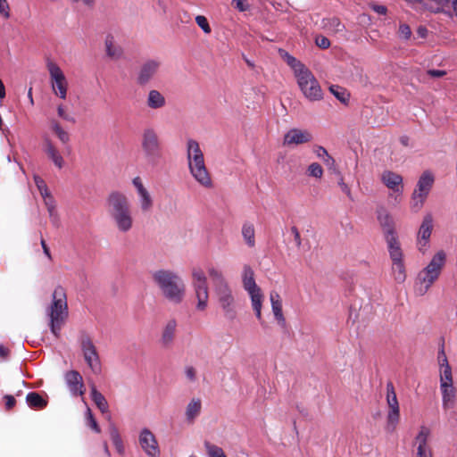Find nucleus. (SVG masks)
Returning <instances> with one entry per match:
<instances>
[{
	"label": "nucleus",
	"instance_id": "1",
	"mask_svg": "<svg viewBox=\"0 0 457 457\" xmlns=\"http://www.w3.org/2000/svg\"><path fill=\"white\" fill-rule=\"evenodd\" d=\"M377 218L381 227L386 244V249L392 262L394 278L397 283H403L407 277L404 254L398 233L395 229V221L389 212L384 208L378 209Z\"/></svg>",
	"mask_w": 457,
	"mask_h": 457
},
{
	"label": "nucleus",
	"instance_id": "2",
	"mask_svg": "<svg viewBox=\"0 0 457 457\" xmlns=\"http://www.w3.org/2000/svg\"><path fill=\"white\" fill-rule=\"evenodd\" d=\"M108 213L120 233L129 232L134 226V218L129 198L120 191H112L106 199Z\"/></svg>",
	"mask_w": 457,
	"mask_h": 457
},
{
	"label": "nucleus",
	"instance_id": "3",
	"mask_svg": "<svg viewBox=\"0 0 457 457\" xmlns=\"http://www.w3.org/2000/svg\"><path fill=\"white\" fill-rule=\"evenodd\" d=\"M154 282L164 298L174 304L181 303L186 296V284L182 278L171 270H158L153 275Z\"/></svg>",
	"mask_w": 457,
	"mask_h": 457
},
{
	"label": "nucleus",
	"instance_id": "4",
	"mask_svg": "<svg viewBox=\"0 0 457 457\" xmlns=\"http://www.w3.org/2000/svg\"><path fill=\"white\" fill-rule=\"evenodd\" d=\"M187 162L188 170L192 178L203 187L210 189L213 187V181L204 161V152L199 143L189 138L186 143Z\"/></svg>",
	"mask_w": 457,
	"mask_h": 457
},
{
	"label": "nucleus",
	"instance_id": "5",
	"mask_svg": "<svg viewBox=\"0 0 457 457\" xmlns=\"http://www.w3.org/2000/svg\"><path fill=\"white\" fill-rule=\"evenodd\" d=\"M446 260L447 255L444 250H439L433 254L428 263L417 275L414 285L416 295L422 296L427 294L440 278Z\"/></svg>",
	"mask_w": 457,
	"mask_h": 457
},
{
	"label": "nucleus",
	"instance_id": "6",
	"mask_svg": "<svg viewBox=\"0 0 457 457\" xmlns=\"http://www.w3.org/2000/svg\"><path fill=\"white\" fill-rule=\"evenodd\" d=\"M46 314L48 318V326L51 333L55 337H59L62 328L64 326L69 316L67 297L62 287H57L54 290L52 302L46 308Z\"/></svg>",
	"mask_w": 457,
	"mask_h": 457
},
{
	"label": "nucleus",
	"instance_id": "7",
	"mask_svg": "<svg viewBox=\"0 0 457 457\" xmlns=\"http://www.w3.org/2000/svg\"><path fill=\"white\" fill-rule=\"evenodd\" d=\"M241 281L244 290L249 295L251 306L254 312L256 319L259 321L262 320V303L264 295L261 287L256 284L254 278V270L249 264H244L241 271Z\"/></svg>",
	"mask_w": 457,
	"mask_h": 457
},
{
	"label": "nucleus",
	"instance_id": "8",
	"mask_svg": "<svg viewBox=\"0 0 457 457\" xmlns=\"http://www.w3.org/2000/svg\"><path fill=\"white\" fill-rule=\"evenodd\" d=\"M436 181L435 174L430 170H425L418 178L411 196V208L419 212L424 206Z\"/></svg>",
	"mask_w": 457,
	"mask_h": 457
},
{
	"label": "nucleus",
	"instance_id": "9",
	"mask_svg": "<svg viewBox=\"0 0 457 457\" xmlns=\"http://www.w3.org/2000/svg\"><path fill=\"white\" fill-rule=\"evenodd\" d=\"M213 294L223 317L227 320H234L237 316L238 308L236 293L231 285L214 288Z\"/></svg>",
	"mask_w": 457,
	"mask_h": 457
},
{
	"label": "nucleus",
	"instance_id": "10",
	"mask_svg": "<svg viewBox=\"0 0 457 457\" xmlns=\"http://www.w3.org/2000/svg\"><path fill=\"white\" fill-rule=\"evenodd\" d=\"M296 82L303 96L310 102L323 99V90L313 73L305 68L295 76Z\"/></svg>",
	"mask_w": 457,
	"mask_h": 457
},
{
	"label": "nucleus",
	"instance_id": "11",
	"mask_svg": "<svg viewBox=\"0 0 457 457\" xmlns=\"http://www.w3.org/2000/svg\"><path fill=\"white\" fill-rule=\"evenodd\" d=\"M141 149L145 159L149 163L156 162L162 156V142L157 130L145 127L141 135Z\"/></svg>",
	"mask_w": 457,
	"mask_h": 457
},
{
	"label": "nucleus",
	"instance_id": "12",
	"mask_svg": "<svg viewBox=\"0 0 457 457\" xmlns=\"http://www.w3.org/2000/svg\"><path fill=\"white\" fill-rule=\"evenodd\" d=\"M46 68L50 77V84L53 93L59 98L65 100L68 95L69 82L58 64L48 61Z\"/></svg>",
	"mask_w": 457,
	"mask_h": 457
},
{
	"label": "nucleus",
	"instance_id": "13",
	"mask_svg": "<svg viewBox=\"0 0 457 457\" xmlns=\"http://www.w3.org/2000/svg\"><path fill=\"white\" fill-rule=\"evenodd\" d=\"M162 67V61L159 58H149L145 60L139 66L137 72V83L139 86H145L154 80Z\"/></svg>",
	"mask_w": 457,
	"mask_h": 457
},
{
	"label": "nucleus",
	"instance_id": "14",
	"mask_svg": "<svg viewBox=\"0 0 457 457\" xmlns=\"http://www.w3.org/2000/svg\"><path fill=\"white\" fill-rule=\"evenodd\" d=\"M80 346L86 363L94 373H99L101 371L100 357L91 338L83 336L80 339Z\"/></svg>",
	"mask_w": 457,
	"mask_h": 457
},
{
	"label": "nucleus",
	"instance_id": "15",
	"mask_svg": "<svg viewBox=\"0 0 457 457\" xmlns=\"http://www.w3.org/2000/svg\"><path fill=\"white\" fill-rule=\"evenodd\" d=\"M378 177L382 184L395 194V201L399 203L403 192V176L395 171L385 170L378 175Z\"/></svg>",
	"mask_w": 457,
	"mask_h": 457
},
{
	"label": "nucleus",
	"instance_id": "16",
	"mask_svg": "<svg viewBox=\"0 0 457 457\" xmlns=\"http://www.w3.org/2000/svg\"><path fill=\"white\" fill-rule=\"evenodd\" d=\"M432 431L430 428L422 425L412 441V454L433 453L431 447Z\"/></svg>",
	"mask_w": 457,
	"mask_h": 457
},
{
	"label": "nucleus",
	"instance_id": "17",
	"mask_svg": "<svg viewBox=\"0 0 457 457\" xmlns=\"http://www.w3.org/2000/svg\"><path fill=\"white\" fill-rule=\"evenodd\" d=\"M138 442L141 449L147 457H159L161 454L158 441L149 428H143L139 432Z\"/></svg>",
	"mask_w": 457,
	"mask_h": 457
},
{
	"label": "nucleus",
	"instance_id": "18",
	"mask_svg": "<svg viewBox=\"0 0 457 457\" xmlns=\"http://www.w3.org/2000/svg\"><path fill=\"white\" fill-rule=\"evenodd\" d=\"M386 401L389 407L387 428L394 430L399 421V404L392 382L386 385Z\"/></svg>",
	"mask_w": 457,
	"mask_h": 457
},
{
	"label": "nucleus",
	"instance_id": "19",
	"mask_svg": "<svg viewBox=\"0 0 457 457\" xmlns=\"http://www.w3.org/2000/svg\"><path fill=\"white\" fill-rule=\"evenodd\" d=\"M432 228L433 219L430 214H428L424 217L417 234V248L422 253H425L429 247Z\"/></svg>",
	"mask_w": 457,
	"mask_h": 457
},
{
	"label": "nucleus",
	"instance_id": "20",
	"mask_svg": "<svg viewBox=\"0 0 457 457\" xmlns=\"http://www.w3.org/2000/svg\"><path fill=\"white\" fill-rule=\"evenodd\" d=\"M132 185L134 186L138 198L139 208L142 212H149L154 205V199L147 190V188L144 186L143 181L140 177H135L132 179Z\"/></svg>",
	"mask_w": 457,
	"mask_h": 457
},
{
	"label": "nucleus",
	"instance_id": "21",
	"mask_svg": "<svg viewBox=\"0 0 457 457\" xmlns=\"http://www.w3.org/2000/svg\"><path fill=\"white\" fill-rule=\"evenodd\" d=\"M65 383L72 396L83 395L85 393V386L83 378L77 370L67 371L64 375Z\"/></svg>",
	"mask_w": 457,
	"mask_h": 457
},
{
	"label": "nucleus",
	"instance_id": "22",
	"mask_svg": "<svg viewBox=\"0 0 457 457\" xmlns=\"http://www.w3.org/2000/svg\"><path fill=\"white\" fill-rule=\"evenodd\" d=\"M178 330V321L175 319L167 320L161 331L159 343L163 348H170L172 346Z\"/></svg>",
	"mask_w": 457,
	"mask_h": 457
},
{
	"label": "nucleus",
	"instance_id": "23",
	"mask_svg": "<svg viewBox=\"0 0 457 457\" xmlns=\"http://www.w3.org/2000/svg\"><path fill=\"white\" fill-rule=\"evenodd\" d=\"M312 134L308 130L291 129L284 136L283 144L287 146L298 145L311 142Z\"/></svg>",
	"mask_w": 457,
	"mask_h": 457
},
{
	"label": "nucleus",
	"instance_id": "24",
	"mask_svg": "<svg viewBox=\"0 0 457 457\" xmlns=\"http://www.w3.org/2000/svg\"><path fill=\"white\" fill-rule=\"evenodd\" d=\"M270 301L271 304V311L278 324L281 327L286 326V319L282 311V300L279 294L276 291H271L270 294Z\"/></svg>",
	"mask_w": 457,
	"mask_h": 457
},
{
	"label": "nucleus",
	"instance_id": "25",
	"mask_svg": "<svg viewBox=\"0 0 457 457\" xmlns=\"http://www.w3.org/2000/svg\"><path fill=\"white\" fill-rule=\"evenodd\" d=\"M146 105L149 109L159 110L166 106V97L157 89H150L146 96Z\"/></svg>",
	"mask_w": 457,
	"mask_h": 457
},
{
	"label": "nucleus",
	"instance_id": "26",
	"mask_svg": "<svg viewBox=\"0 0 457 457\" xmlns=\"http://www.w3.org/2000/svg\"><path fill=\"white\" fill-rule=\"evenodd\" d=\"M194 295L196 300L195 309L198 312H204L208 307L209 303V287L200 286L193 287Z\"/></svg>",
	"mask_w": 457,
	"mask_h": 457
},
{
	"label": "nucleus",
	"instance_id": "27",
	"mask_svg": "<svg viewBox=\"0 0 457 457\" xmlns=\"http://www.w3.org/2000/svg\"><path fill=\"white\" fill-rule=\"evenodd\" d=\"M202 411L200 398H192L186 406L185 418L187 424H193Z\"/></svg>",
	"mask_w": 457,
	"mask_h": 457
},
{
	"label": "nucleus",
	"instance_id": "28",
	"mask_svg": "<svg viewBox=\"0 0 457 457\" xmlns=\"http://www.w3.org/2000/svg\"><path fill=\"white\" fill-rule=\"evenodd\" d=\"M105 51L108 57L113 60H119L123 55L122 47L117 44L115 37L109 34L105 37L104 41Z\"/></svg>",
	"mask_w": 457,
	"mask_h": 457
},
{
	"label": "nucleus",
	"instance_id": "29",
	"mask_svg": "<svg viewBox=\"0 0 457 457\" xmlns=\"http://www.w3.org/2000/svg\"><path fill=\"white\" fill-rule=\"evenodd\" d=\"M207 273L212 279L213 289L220 288L230 284L226 278L223 271L213 265L208 266Z\"/></svg>",
	"mask_w": 457,
	"mask_h": 457
},
{
	"label": "nucleus",
	"instance_id": "30",
	"mask_svg": "<svg viewBox=\"0 0 457 457\" xmlns=\"http://www.w3.org/2000/svg\"><path fill=\"white\" fill-rule=\"evenodd\" d=\"M44 151L46 152L48 158L51 159V161L57 168H62L64 164L63 158L61 155L58 149L54 145V144L49 139L45 140Z\"/></svg>",
	"mask_w": 457,
	"mask_h": 457
},
{
	"label": "nucleus",
	"instance_id": "31",
	"mask_svg": "<svg viewBox=\"0 0 457 457\" xmlns=\"http://www.w3.org/2000/svg\"><path fill=\"white\" fill-rule=\"evenodd\" d=\"M278 54L279 56L287 62V64L293 70L294 75L295 76L300 71L307 68L303 63H302L299 60H297L295 57L291 55L286 50L279 48L278 49Z\"/></svg>",
	"mask_w": 457,
	"mask_h": 457
},
{
	"label": "nucleus",
	"instance_id": "32",
	"mask_svg": "<svg viewBox=\"0 0 457 457\" xmlns=\"http://www.w3.org/2000/svg\"><path fill=\"white\" fill-rule=\"evenodd\" d=\"M442 392L443 407L450 409L453 406L455 398V389L453 385H440Z\"/></svg>",
	"mask_w": 457,
	"mask_h": 457
},
{
	"label": "nucleus",
	"instance_id": "33",
	"mask_svg": "<svg viewBox=\"0 0 457 457\" xmlns=\"http://www.w3.org/2000/svg\"><path fill=\"white\" fill-rule=\"evenodd\" d=\"M242 237L244 238L245 243L250 248L255 246V228L254 225L250 221H245L243 223L241 229Z\"/></svg>",
	"mask_w": 457,
	"mask_h": 457
},
{
	"label": "nucleus",
	"instance_id": "34",
	"mask_svg": "<svg viewBox=\"0 0 457 457\" xmlns=\"http://www.w3.org/2000/svg\"><path fill=\"white\" fill-rule=\"evenodd\" d=\"M108 431H109L110 437L112 439V442L115 447L116 451L120 454H123L124 451H125L123 441L120 435L119 429L115 426L114 423L110 422L109 427H108Z\"/></svg>",
	"mask_w": 457,
	"mask_h": 457
},
{
	"label": "nucleus",
	"instance_id": "35",
	"mask_svg": "<svg viewBox=\"0 0 457 457\" xmlns=\"http://www.w3.org/2000/svg\"><path fill=\"white\" fill-rule=\"evenodd\" d=\"M322 26L327 31L333 34L343 32L345 29V25L336 17L323 19Z\"/></svg>",
	"mask_w": 457,
	"mask_h": 457
},
{
	"label": "nucleus",
	"instance_id": "36",
	"mask_svg": "<svg viewBox=\"0 0 457 457\" xmlns=\"http://www.w3.org/2000/svg\"><path fill=\"white\" fill-rule=\"evenodd\" d=\"M191 278H192V280H191L192 287L208 285L206 274L201 267L192 268Z\"/></svg>",
	"mask_w": 457,
	"mask_h": 457
},
{
	"label": "nucleus",
	"instance_id": "37",
	"mask_svg": "<svg viewBox=\"0 0 457 457\" xmlns=\"http://www.w3.org/2000/svg\"><path fill=\"white\" fill-rule=\"evenodd\" d=\"M91 398L102 413L108 412V403L105 397L93 386L91 387Z\"/></svg>",
	"mask_w": 457,
	"mask_h": 457
},
{
	"label": "nucleus",
	"instance_id": "38",
	"mask_svg": "<svg viewBox=\"0 0 457 457\" xmlns=\"http://www.w3.org/2000/svg\"><path fill=\"white\" fill-rule=\"evenodd\" d=\"M50 125L52 130L62 144H67L70 141L69 133L60 125L57 120H51Z\"/></svg>",
	"mask_w": 457,
	"mask_h": 457
},
{
	"label": "nucleus",
	"instance_id": "39",
	"mask_svg": "<svg viewBox=\"0 0 457 457\" xmlns=\"http://www.w3.org/2000/svg\"><path fill=\"white\" fill-rule=\"evenodd\" d=\"M26 402L31 408L42 409L46 406V402L35 392H30L26 396Z\"/></svg>",
	"mask_w": 457,
	"mask_h": 457
},
{
	"label": "nucleus",
	"instance_id": "40",
	"mask_svg": "<svg viewBox=\"0 0 457 457\" xmlns=\"http://www.w3.org/2000/svg\"><path fill=\"white\" fill-rule=\"evenodd\" d=\"M306 174L308 177L320 179L323 177L324 170L319 162H312L306 169Z\"/></svg>",
	"mask_w": 457,
	"mask_h": 457
},
{
	"label": "nucleus",
	"instance_id": "41",
	"mask_svg": "<svg viewBox=\"0 0 457 457\" xmlns=\"http://www.w3.org/2000/svg\"><path fill=\"white\" fill-rule=\"evenodd\" d=\"M331 94L341 103L346 104L349 101V93L339 86H331L329 87Z\"/></svg>",
	"mask_w": 457,
	"mask_h": 457
},
{
	"label": "nucleus",
	"instance_id": "42",
	"mask_svg": "<svg viewBox=\"0 0 457 457\" xmlns=\"http://www.w3.org/2000/svg\"><path fill=\"white\" fill-rule=\"evenodd\" d=\"M453 385L451 366L440 369V385Z\"/></svg>",
	"mask_w": 457,
	"mask_h": 457
},
{
	"label": "nucleus",
	"instance_id": "43",
	"mask_svg": "<svg viewBox=\"0 0 457 457\" xmlns=\"http://www.w3.org/2000/svg\"><path fill=\"white\" fill-rule=\"evenodd\" d=\"M208 457H227L223 450L212 444L206 442L204 444Z\"/></svg>",
	"mask_w": 457,
	"mask_h": 457
},
{
	"label": "nucleus",
	"instance_id": "44",
	"mask_svg": "<svg viewBox=\"0 0 457 457\" xmlns=\"http://www.w3.org/2000/svg\"><path fill=\"white\" fill-rule=\"evenodd\" d=\"M86 420H87V425L92 428L96 433H100L101 432V429L96 422V420H95V418L93 417V414H92V411L91 410L89 409V407H87V411H86Z\"/></svg>",
	"mask_w": 457,
	"mask_h": 457
},
{
	"label": "nucleus",
	"instance_id": "45",
	"mask_svg": "<svg viewBox=\"0 0 457 457\" xmlns=\"http://www.w3.org/2000/svg\"><path fill=\"white\" fill-rule=\"evenodd\" d=\"M57 114L63 120H66V121H69V122H71V123H75L76 122L75 118L66 112L65 106L63 104H62L57 105Z\"/></svg>",
	"mask_w": 457,
	"mask_h": 457
},
{
	"label": "nucleus",
	"instance_id": "46",
	"mask_svg": "<svg viewBox=\"0 0 457 457\" xmlns=\"http://www.w3.org/2000/svg\"><path fill=\"white\" fill-rule=\"evenodd\" d=\"M195 22L203 29V31L205 34H210L211 33L212 29H211V27H210L209 22H208V21H207L205 16H204V15H197L195 17Z\"/></svg>",
	"mask_w": 457,
	"mask_h": 457
},
{
	"label": "nucleus",
	"instance_id": "47",
	"mask_svg": "<svg viewBox=\"0 0 457 457\" xmlns=\"http://www.w3.org/2000/svg\"><path fill=\"white\" fill-rule=\"evenodd\" d=\"M184 373L187 378V379L191 382L195 383L197 379L196 377V369L193 367L192 365H187L184 368Z\"/></svg>",
	"mask_w": 457,
	"mask_h": 457
},
{
	"label": "nucleus",
	"instance_id": "48",
	"mask_svg": "<svg viewBox=\"0 0 457 457\" xmlns=\"http://www.w3.org/2000/svg\"><path fill=\"white\" fill-rule=\"evenodd\" d=\"M232 4H235V7L239 12H245L250 8V4L246 0H233Z\"/></svg>",
	"mask_w": 457,
	"mask_h": 457
},
{
	"label": "nucleus",
	"instance_id": "49",
	"mask_svg": "<svg viewBox=\"0 0 457 457\" xmlns=\"http://www.w3.org/2000/svg\"><path fill=\"white\" fill-rule=\"evenodd\" d=\"M0 14L5 19L10 17V7L6 0H0Z\"/></svg>",
	"mask_w": 457,
	"mask_h": 457
},
{
	"label": "nucleus",
	"instance_id": "50",
	"mask_svg": "<svg viewBox=\"0 0 457 457\" xmlns=\"http://www.w3.org/2000/svg\"><path fill=\"white\" fill-rule=\"evenodd\" d=\"M315 42L316 45L322 49H327L330 46V41L323 36L317 37Z\"/></svg>",
	"mask_w": 457,
	"mask_h": 457
},
{
	"label": "nucleus",
	"instance_id": "51",
	"mask_svg": "<svg viewBox=\"0 0 457 457\" xmlns=\"http://www.w3.org/2000/svg\"><path fill=\"white\" fill-rule=\"evenodd\" d=\"M338 187H340V190L345 194L349 198H352L351 195V190L347 184L345 183L343 177L341 176L337 182Z\"/></svg>",
	"mask_w": 457,
	"mask_h": 457
},
{
	"label": "nucleus",
	"instance_id": "52",
	"mask_svg": "<svg viewBox=\"0 0 457 457\" xmlns=\"http://www.w3.org/2000/svg\"><path fill=\"white\" fill-rule=\"evenodd\" d=\"M438 362L440 369L450 366L444 349L438 353Z\"/></svg>",
	"mask_w": 457,
	"mask_h": 457
},
{
	"label": "nucleus",
	"instance_id": "53",
	"mask_svg": "<svg viewBox=\"0 0 457 457\" xmlns=\"http://www.w3.org/2000/svg\"><path fill=\"white\" fill-rule=\"evenodd\" d=\"M313 153L320 160H322L325 156H327V154H328V151L321 145L314 146Z\"/></svg>",
	"mask_w": 457,
	"mask_h": 457
},
{
	"label": "nucleus",
	"instance_id": "54",
	"mask_svg": "<svg viewBox=\"0 0 457 457\" xmlns=\"http://www.w3.org/2000/svg\"><path fill=\"white\" fill-rule=\"evenodd\" d=\"M48 215L58 212L57 204L55 200H48V203L45 204Z\"/></svg>",
	"mask_w": 457,
	"mask_h": 457
},
{
	"label": "nucleus",
	"instance_id": "55",
	"mask_svg": "<svg viewBox=\"0 0 457 457\" xmlns=\"http://www.w3.org/2000/svg\"><path fill=\"white\" fill-rule=\"evenodd\" d=\"M48 215L58 212L57 204L55 200H48V203L45 204Z\"/></svg>",
	"mask_w": 457,
	"mask_h": 457
},
{
	"label": "nucleus",
	"instance_id": "56",
	"mask_svg": "<svg viewBox=\"0 0 457 457\" xmlns=\"http://www.w3.org/2000/svg\"><path fill=\"white\" fill-rule=\"evenodd\" d=\"M291 233L294 237V240H295V243L296 245V246L298 248H300V246L302 245V240H301V236H300V232L299 230L297 229L296 227H292L291 228Z\"/></svg>",
	"mask_w": 457,
	"mask_h": 457
},
{
	"label": "nucleus",
	"instance_id": "57",
	"mask_svg": "<svg viewBox=\"0 0 457 457\" xmlns=\"http://www.w3.org/2000/svg\"><path fill=\"white\" fill-rule=\"evenodd\" d=\"M399 33L402 37L407 39L410 37L411 31V29L409 26L403 24V25H401L399 28Z\"/></svg>",
	"mask_w": 457,
	"mask_h": 457
},
{
	"label": "nucleus",
	"instance_id": "58",
	"mask_svg": "<svg viewBox=\"0 0 457 457\" xmlns=\"http://www.w3.org/2000/svg\"><path fill=\"white\" fill-rule=\"evenodd\" d=\"M33 179L38 191H41L44 188L47 187L44 179L40 178L38 175H34Z\"/></svg>",
	"mask_w": 457,
	"mask_h": 457
},
{
	"label": "nucleus",
	"instance_id": "59",
	"mask_svg": "<svg viewBox=\"0 0 457 457\" xmlns=\"http://www.w3.org/2000/svg\"><path fill=\"white\" fill-rule=\"evenodd\" d=\"M39 193L44 200V204L48 203V200H54L48 187L44 188L43 190L39 191Z\"/></svg>",
	"mask_w": 457,
	"mask_h": 457
},
{
	"label": "nucleus",
	"instance_id": "60",
	"mask_svg": "<svg viewBox=\"0 0 457 457\" xmlns=\"http://www.w3.org/2000/svg\"><path fill=\"white\" fill-rule=\"evenodd\" d=\"M48 216H49V219H50V221H51L52 225L54 228H59V226L61 224V219H60L59 212L53 213V214H50Z\"/></svg>",
	"mask_w": 457,
	"mask_h": 457
},
{
	"label": "nucleus",
	"instance_id": "61",
	"mask_svg": "<svg viewBox=\"0 0 457 457\" xmlns=\"http://www.w3.org/2000/svg\"><path fill=\"white\" fill-rule=\"evenodd\" d=\"M4 400H5V406L7 409H11L15 405L16 401L13 396L6 395L4 396Z\"/></svg>",
	"mask_w": 457,
	"mask_h": 457
},
{
	"label": "nucleus",
	"instance_id": "62",
	"mask_svg": "<svg viewBox=\"0 0 457 457\" xmlns=\"http://www.w3.org/2000/svg\"><path fill=\"white\" fill-rule=\"evenodd\" d=\"M328 167L335 165V159L328 154L321 160Z\"/></svg>",
	"mask_w": 457,
	"mask_h": 457
},
{
	"label": "nucleus",
	"instance_id": "63",
	"mask_svg": "<svg viewBox=\"0 0 457 457\" xmlns=\"http://www.w3.org/2000/svg\"><path fill=\"white\" fill-rule=\"evenodd\" d=\"M428 74L432 77L439 78L445 75V71L440 70H430L428 71Z\"/></svg>",
	"mask_w": 457,
	"mask_h": 457
},
{
	"label": "nucleus",
	"instance_id": "64",
	"mask_svg": "<svg viewBox=\"0 0 457 457\" xmlns=\"http://www.w3.org/2000/svg\"><path fill=\"white\" fill-rule=\"evenodd\" d=\"M373 11L378 14H386V8L384 5H373Z\"/></svg>",
	"mask_w": 457,
	"mask_h": 457
}]
</instances>
